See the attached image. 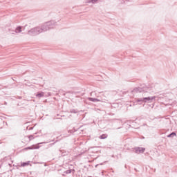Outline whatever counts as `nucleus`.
I'll use <instances>...</instances> for the list:
<instances>
[{
  "label": "nucleus",
  "instance_id": "nucleus-1",
  "mask_svg": "<svg viewBox=\"0 0 177 177\" xmlns=\"http://www.w3.org/2000/svg\"><path fill=\"white\" fill-rule=\"evenodd\" d=\"M36 149H39V145H32L31 147L25 148V150H34Z\"/></svg>",
  "mask_w": 177,
  "mask_h": 177
},
{
  "label": "nucleus",
  "instance_id": "nucleus-5",
  "mask_svg": "<svg viewBox=\"0 0 177 177\" xmlns=\"http://www.w3.org/2000/svg\"><path fill=\"white\" fill-rule=\"evenodd\" d=\"M89 100H91V102H99L100 101L97 99H93V98H89Z\"/></svg>",
  "mask_w": 177,
  "mask_h": 177
},
{
  "label": "nucleus",
  "instance_id": "nucleus-7",
  "mask_svg": "<svg viewBox=\"0 0 177 177\" xmlns=\"http://www.w3.org/2000/svg\"><path fill=\"white\" fill-rule=\"evenodd\" d=\"M171 136H176V133H171L170 135L168 136V138H171Z\"/></svg>",
  "mask_w": 177,
  "mask_h": 177
},
{
  "label": "nucleus",
  "instance_id": "nucleus-4",
  "mask_svg": "<svg viewBox=\"0 0 177 177\" xmlns=\"http://www.w3.org/2000/svg\"><path fill=\"white\" fill-rule=\"evenodd\" d=\"M16 32H21V28L20 27L17 28Z\"/></svg>",
  "mask_w": 177,
  "mask_h": 177
},
{
  "label": "nucleus",
  "instance_id": "nucleus-8",
  "mask_svg": "<svg viewBox=\"0 0 177 177\" xmlns=\"http://www.w3.org/2000/svg\"><path fill=\"white\" fill-rule=\"evenodd\" d=\"M32 139H34V136H29V140H32Z\"/></svg>",
  "mask_w": 177,
  "mask_h": 177
},
{
  "label": "nucleus",
  "instance_id": "nucleus-6",
  "mask_svg": "<svg viewBox=\"0 0 177 177\" xmlns=\"http://www.w3.org/2000/svg\"><path fill=\"white\" fill-rule=\"evenodd\" d=\"M30 165V162H24L21 164V167H26V165Z\"/></svg>",
  "mask_w": 177,
  "mask_h": 177
},
{
  "label": "nucleus",
  "instance_id": "nucleus-3",
  "mask_svg": "<svg viewBox=\"0 0 177 177\" xmlns=\"http://www.w3.org/2000/svg\"><path fill=\"white\" fill-rule=\"evenodd\" d=\"M106 138H107V135H106V134H102L100 136V139H106Z\"/></svg>",
  "mask_w": 177,
  "mask_h": 177
},
{
  "label": "nucleus",
  "instance_id": "nucleus-9",
  "mask_svg": "<svg viewBox=\"0 0 177 177\" xmlns=\"http://www.w3.org/2000/svg\"><path fill=\"white\" fill-rule=\"evenodd\" d=\"M34 31H39V28H36L34 29Z\"/></svg>",
  "mask_w": 177,
  "mask_h": 177
},
{
  "label": "nucleus",
  "instance_id": "nucleus-2",
  "mask_svg": "<svg viewBox=\"0 0 177 177\" xmlns=\"http://www.w3.org/2000/svg\"><path fill=\"white\" fill-rule=\"evenodd\" d=\"M144 151H145V149H143V148H138L136 150V153H143Z\"/></svg>",
  "mask_w": 177,
  "mask_h": 177
}]
</instances>
